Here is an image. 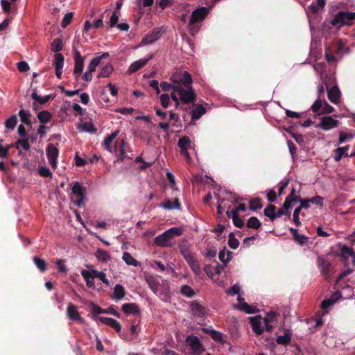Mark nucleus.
<instances>
[{
    "label": "nucleus",
    "instance_id": "obj_33",
    "mask_svg": "<svg viewBox=\"0 0 355 355\" xmlns=\"http://www.w3.org/2000/svg\"><path fill=\"white\" fill-rule=\"evenodd\" d=\"M89 272H91V275L93 277V278H98L101 279L105 285L110 286V282L106 277L105 273L101 271H98L96 270H92Z\"/></svg>",
    "mask_w": 355,
    "mask_h": 355
},
{
    "label": "nucleus",
    "instance_id": "obj_3",
    "mask_svg": "<svg viewBox=\"0 0 355 355\" xmlns=\"http://www.w3.org/2000/svg\"><path fill=\"white\" fill-rule=\"evenodd\" d=\"M208 14V10L205 7H201L193 11L189 23V32L191 35H194L199 30L197 22L202 21Z\"/></svg>",
    "mask_w": 355,
    "mask_h": 355
},
{
    "label": "nucleus",
    "instance_id": "obj_37",
    "mask_svg": "<svg viewBox=\"0 0 355 355\" xmlns=\"http://www.w3.org/2000/svg\"><path fill=\"white\" fill-rule=\"evenodd\" d=\"M341 255L346 258L349 256L352 258V262L355 264V252L351 248L347 245H343L340 248Z\"/></svg>",
    "mask_w": 355,
    "mask_h": 355
},
{
    "label": "nucleus",
    "instance_id": "obj_41",
    "mask_svg": "<svg viewBox=\"0 0 355 355\" xmlns=\"http://www.w3.org/2000/svg\"><path fill=\"white\" fill-rule=\"evenodd\" d=\"M52 114L46 110L41 111L37 114V118L40 123H46L50 121Z\"/></svg>",
    "mask_w": 355,
    "mask_h": 355
},
{
    "label": "nucleus",
    "instance_id": "obj_56",
    "mask_svg": "<svg viewBox=\"0 0 355 355\" xmlns=\"http://www.w3.org/2000/svg\"><path fill=\"white\" fill-rule=\"evenodd\" d=\"M91 311L94 316H97L99 314L105 313V309L100 307L98 305L91 302L90 304Z\"/></svg>",
    "mask_w": 355,
    "mask_h": 355
},
{
    "label": "nucleus",
    "instance_id": "obj_2",
    "mask_svg": "<svg viewBox=\"0 0 355 355\" xmlns=\"http://www.w3.org/2000/svg\"><path fill=\"white\" fill-rule=\"evenodd\" d=\"M182 229L180 227H172L165 231L162 234L155 238V243L160 247H171V241L175 236L182 234Z\"/></svg>",
    "mask_w": 355,
    "mask_h": 355
},
{
    "label": "nucleus",
    "instance_id": "obj_11",
    "mask_svg": "<svg viewBox=\"0 0 355 355\" xmlns=\"http://www.w3.org/2000/svg\"><path fill=\"white\" fill-rule=\"evenodd\" d=\"M46 156L50 165L55 168L57 165V158L58 156V149L52 144H48L46 147Z\"/></svg>",
    "mask_w": 355,
    "mask_h": 355
},
{
    "label": "nucleus",
    "instance_id": "obj_45",
    "mask_svg": "<svg viewBox=\"0 0 355 355\" xmlns=\"http://www.w3.org/2000/svg\"><path fill=\"white\" fill-rule=\"evenodd\" d=\"M33 262L37 268L41 271L44 272L47 269V264L46 261L37 257H33Z\"/></svg>",
    "mask_w": 355,
    "mask_h": 355
},
{
    "label": "nucleus",
    "instance_id": "obj_18",
    "mask_svg": "<svg viewBox=\"0 0 355 355\" xmlns=\"http://www.w3.org/2000/svg\"><path fill=\"white\" fill-rule=\"evenodd\" d=\"M152 58H153V55H151L147 58L139 59V60L134 62L133 63H132L130 64L129 69H128L130 73H135V72L137 71L138 70L141 69L143 67H144L148 63V62L152 59Z\"/></svg>",
    "mask_w": 355,
    "mask_h": 355
},
{
    "label": "nucleus",
    "instance_id": "obj_1",
    "mask_svg": "<svg viewBox=\"0 0 355 355\" xmlns=\"http://www.w3.org/2000/svg\"><path fill=\"white\" fill-rule=\"evenodd\" d=\"M171 83L163 81L160 83V88L164 92L174 90L180 96V99L183 104L194 103L196 99V94L192 87L193 80L191 74L184 71L172 74Z\"/></svg>",
    "mask_w": 355,
    "mask_h": 355
},
{
    "label": "nucleus",
    "instance_id": "obj_62",
    "mask_svg": "<svg viewBox=\"0 0 355 355\" xmlns=\"http://www.w3.org/2000/svg\"><path fill=\"white\" fill-rule=\"evenodd\" d=\"M334 110V109L331 105H329L326 101H324L322 109L320 112L318 113V115L330 114L333 112Z\"/></svg>",
    "mask_w": 355,
    "mask_h": 355
},
{
    "label": "nucleus",
    "instance_id": "obj_22",
    "mask_svg": "<svg viewBox=\"0 0 355 355\" xmlns=\"http://www.w3.org/2000/svg\"><path fill=\"white\" fill-rule=\"evenodd\" d=\"M110 56L109 53L105 52L103 53L101 56H97L93 58L89 62L87 70L94 72L96 71V67L100 64L101 60L104 58H107Z\"/></svg>",
    "mask_w": 355,
    "mask_h": 355
},
{
    "label": "nucleus",
    "instance_id": "obj_57",
    "mask_svg": "<svg viewBox=\"0 0 355 355\" xmlns=\"http://www.w3.org/2000/svg\"><path fill=\"white\" fill-rule=\"evenodd\" d=\"M324 101L320 99L316 100L311 106V110L313 112L319 113L322 109Z\"/></svg>",
    "mask_w": 355,
    "mask_h": 355
},
{
    "label": "nucleus",
    "instance_id": "obj_12",
    "mask_svg": "<svg viewBox=\"0 0 355 355\" xmlns=\"http://www.w3.org/2000/svg\"><path fill=\"white\" fill-rule=\"evenodd\" d=\"M162 35V28L157 27L155 28L150 34H148L143 37L141 44H150L158 40Z\"/></svg>",
    "mask_w": 355,
    "mask_h": 355
},
{
    "label": "nucleus",
    "instance_id": "obj_26",
    "mask_svg": "<svg viewBox=\"0 0 355 355\" xmlns=\"http://www.w3.org/2000/svg\"><path fill=\"white\" fill-rule=\"evenodd\" d=\"M191 141L187 136L182 137L179 139L178 146L180 150H185L191 148Z\"/></svg>",
    "mask_w": 355,
    "mask_h": 355
},
{
    "label": "nucleus",
    "instance_id": "obj_28",
    "mask_svg": "<svg viewBox=\"0 0 355 355\" xmlns=\"http://www.w3.org/2000/svg\"><path fill=\"white\" fill-rule=\"evenodd\" d=\"M205 112L206 109L202 105H196V107L191 111L192 120L199 119L204 114H205Z\"/></svg>",
    "mask_w": 355,
    "mask_h": 355
},
{
    "label": "nucleus",
    "instance_id": "obj_9",
    "mask_svg": "<svg viewBox=\"0 0 355 355\" xmlns=\"http://www.w3.org/2000/svg\"><path fill=\"white\" fill-rule=\"evenodd\" d=\"M73 53L75 62L73 73L79 75L83 70L85 57L82 56L80 53L74 46L73 47Z\"/></svg>",
    "mask_w": 355,
    "mask_h": 355
},
{
    "label": "nucleus",
    "instance_id": "obj_48",
    "mask_svg": "<svg viewBox=\"0 0 355 355\" xmlns=\"http://www.w3.org/2000/svg\"><path fill=\"white\" fill-rule=\"evenodd\" d=\"M228 245L232 249H236L239 245V241L235 238V235L233 232H231L228 236Z\"/></svg>",
    "mask_w": 355,
    "mask_h": 355
},
{
    "label": "nucleus",
    "instance_id": "obj_5",
    "mask_svg": "<svg viewBox=\"0 0 355 355\" xmlns=\"http://www.w3.org/2000/svg\"><path fill=\"white\" fill-rule=\"evenodd\" d=\"M317 264L324 278L331 279L334 273V268L331 262L323 257L319 256L317 259Z\"/></svg>",
    "mask_w": 355,
    "mask_h": 355
},
{
    "label": "nucleus",
    "instance_id": "obj_29",
    "mask_svg": "<svg viewBox=\"0 0 355 355\" xmlns=\"http://www.w3.org/2000/svg\"><path fill=\"white\" fill-rule=\"evenodd\" d=\"M81 275L85 280L87 286H88L89 288H95L94 282V279L91 275V272H89V270H83L81 271Z\"/></svg>",
    "mask_w": 355,
    "mask_h": 355
},
{
    "label": "nucleus",
    "instance_id": "obj_60",
    "mask_svg": "<svg viewBox=\"0 0 355 355\" xmlns=\"http://www.w3.org/2000/svg\"><path fill=\"white\" fill-rule=\"evenodd\" d=\"M169 96H170V100L171 99L173 101H174L175 108L176 109L178 108V107L180 106V103H182V102H181V101L180 99V96L177 93V92H175L174 90H172L171 93V95H169Z\"/></svg>",
    "mask_w": 355,
    "mask_h": 355
},
{
    "label": "nucleus",
    "instance_id": "obj_35",
    "mask_svg": "<svg viewBox=\"0 0 355 355\" xmlns=\"http://www.w3.org/2000/svg\"><path fill=\"white\" fill-rule=\"evenodd\" d=\"M162 207L166 209H180V203L178 198H175L173 202L167 199L162 202Z\"/></svg>",
    "mask_w": 355,
    "mask_h": 355
},
{
    "label": "nucleus",
    "instance_id": "obj_8",
    "mask_svg": "<svg viewBox=\"0 0 355 355\" xmlns=\"http://www.w3.org/2000/svg\"><path fill=\"white\" fill-rule=\"evenodd\" d=\"M73 195L77 198L74 203L79 207L84 204V198L85 196V188L80 185V183L76 182L71 189Z\"/></svg>",
    "mask_w": 355,
    "mask_h": 355
},
{
    "label": "nucleus",
    "instance_id": "obj_19",
    "mask_svg": "<svg viewBox=\"0 0 355 355\" xmlns=\"http://www.w3.org/2000/svg\"><path fill=\"white\" fill-rule=\"evenodd\" d=\"M250 320L254 332L258 335H261L264 331V329L262 327L261 318L260 317H255L250 318Z\"/></svg>",
    "mask_w": 355,
    "mask_h": 355
},
{
    "label": "nucleus",
    "instance_id": "obj_54",
    "mask_svg": "<svg viewBox=\"0 0 355 355\" xmlns=\"http://www.w3.org/2000/svg\"><path fill=\"white\" fill-rule=\"evenodd\" d=\"M179 249H180V254L182 255L184 254V252H187L191 250L189 248L187 240L182 239L180 241Z\"/></svg>",
    "mask_w": 355,
    "mask_h": 355
},
{
    "label": "nucleus",
    "instance_id": "obj_52",
    "mask_svg": "<svg viewBox=\"0 0 355 355\" xmlns=\"http://www.w3.org/2000/svg\"><path fill=\"white\" fill-rule=\"evenodd\" d=\"M354 135L352 133H345L340 132L339 134L338 144H341L347 141L352 139Z\"/></svg>",
    "mask_w": 355,
    "mask_h": 355
},
{
    "label": "nucleus",
    "instance_id": "obj_25",
    "mask_svg": "<svg viewBox=\"0 0 355 355\" xmlns=\"http://www.w3.org/2000/svg\"><path fill=\"white\" fill-rule=\"evenodd\" d=\"M235 307L241 311L248 314L255 313L258 310L255 307H252L246 302L241 303V304L235 305Z\"/></svg>",
    "mask_w": 355,
    "mask_h": 355
},
{
    "label": "nucleus",
    "instance_id": "obj_58",
    "mask_svg": "<svg viewBox=\"0 0 355 355\" xmlns=\"http://www.w3.org/2000/svg\"><path fill=\"white\" fill-rule=\"evenodd\" d=\"M232 220L234 225L239 228H242L244 225L243 220L239 218V215L235 213H232Z\"/></svg>",
    "mask_w": 355,
    "mask_h": 355
},
{
    "label": "nucleus",
    "instance_id": "obj_51",
    "mask_svg": "<svg viewBox=\"0 0 355 355\" xmlns=\"http://www.w3.org/2000/svg\"><path fill=\"white\" fill-rule=\"evenodd\" d=\"M180 292L187 297H192L194 295L193 290L188 285H183L181 287Z\"/></svg>",
    "mask_w": 355,
    "mask_h": 355
},
{
    "label": "nucleus",
    "instance_id": "obj_24",
    "mask_svg": "<svg viewBox=\"0 0 355 355\" xmlns=\"http://www.w3.org/2000/svg\"><path fill=\"white\" fill-rule=\"evenodd\" d=\"M327 96H328L329 100L331 103H338L339 98H340V92L338 88L336 86H335V87H331L328 91Z\"/></svg>",
    "mask_w": 355,
    "mask_h": 355
},
{
    "label": "nucleus",
    "instance_id": "obj_32",
    "mask_svg": "<svg viewBox=\"0 0 355 355\" xmlns=\"http://www.w3.org/2000/svg\"><path fill=\"white\" fill-rule=\"evenodd\" d=\"M31 98L39 103L41 105H44L46 103L49 101L53 98V96L51 95H46L44 96H41L38 95L35 92H33L31 94Z\"/></svg>",
    "mask_w": 355,
    "mask_h": 355
},
{
    "label": "nucleus",
    "instance_id": "obj_44",
    "mask_svg": "<svg viewBox=\"0 0 355 355\" xmlns=\"http://www.w3.org/2000/svg\"><path fill=\"white\" fill-rule=\"evenodd\" d=\"M211 338L216 342L218 343H224L223 335L220 331L216 330H210V331H207Z\"/></svg>",
    "mask_w": 355,
    "mask_h": 355
},
{
    "label": "nucleus",
    "instance_id": "obj_55",
    "mask_svg": "<svg viewBox=\"0 0 355 355\" xmlns=\"http://www.w3.org/2000/svg\"><path fill=\"white\" fill-rule=\"evenodd\" d=\"M160 103L164 108H167L171 104L170 96L168 94H163L159 96Z\"/></svg>",
    "mask_w": 355,
    "mask_h": 355
},
{
    "label": "nucleus",
    "instance_id": "obj_31",
    "mask_svg": "<svg viewBox=\"0 0 355 355\" xmlns=\"http://www.w3.org/2000/svg\"><path fill=\"white\" fill-rule=\"evenodd\" d=\"M349 149V146L347 145L344 147H338L336 150L335 160L339 161L343 157H348L347 150Z\"/></svg>",
    "mask_w": 355,
    "mask_h": 355
},
{
    "label": "nucleus",
    "instance_id": "obj_36",
    "mask_svg": "<svg viewBox=\"0 0 355 355\" xmlns=\"http://www.w3.org/2000/svg\"><path fill=\"white\" fill-rule=\"evenodd\" d=\"M95 255L98 261L103 262H106L111 258L109 252L103 249H98L96 252Z\"/></svg>",
    "mask_w": 355,
    "mask_h": 355
},
{
    "label": "nucleus",
    "instance_id": "obj_16",
    "mask_svg": "<svg viewBox=\"0 0 355 355\" xmlns=\"http://www.w3.org/2000/svg\"><path fill=\"white\" fill-rule=\"evenodd\" d=\"M96 319L98 320L101 323L107 324L113 328L116 332L121 331V327L117 320L112 318L106 317H97Z\"/></svg>",
    "mask_w": 355,
    "mask_h": 355
},
{
    "label": "nucleus",
    "instance_id": "obj_17",
    "mask_svg": "<svg viewBox=\"0 0 355 355\" xmlns=\"http://www.w3.org/2000/svg\"><path fill=\"white\" fill-rule=\"evenodd\" d=\"M125 141L123 139L116 141L114 145V151L118 153L117 161L123 162L125 157Z\"/></svg>",
    "mask_w": 355,
    "mask_h": 355
},
{
    "label": "nucleus",
    "instance_id": "obj_59",
    "mask_svg": "<svg viewBox=\"0 0 355 355\" xmlns=\"http://www.w3.org/2000/svg\"><path fill=\"white\" fill-rule=\"evenodd\" d=\"M73 16L72 12L67 13L62 20L61 26L64 28H66L71 23Z\"/></svg>",
    "mask_w": 355,
    "mask_h": 355
},
{
    "label": "nucleus",
    "instance_id": "obj_13",
    "mask_svg": "<svg viewBox=\"0 0 355 355\" xmlns=\"http://www.w3.org/2000/svg\"><path fill=\"white\" fill-rule=\"evenodd\" d=\"M191 309L194 316L203 318L207 315V309L198 301H193L191 303Z\"/></svg>",
    "mask_w": 355,
    "mask_h": 355
},
{
    "label": "nucleus",
    "instance_id": "obj_23",
    "mask_svg": "<svg viewBox=\"0 0 355 355\" xmlns=\"http://www.w3.org/2000/svg\"><path fill=\"white\" fill-rule=\"evenodd\" d=\"M119 133V130H115L111 135L106 137L103 141V146L105 150L109 152H112V144L114 139L118 136Z\"/></svg>",
    "mask_w": 355,
    "mask_h": 355
},
{
    "label": "nucleus",
    "instance_id": "obj_43",
    "mask_svg": "<svg viewBox=\"0 0 355 355\" xmlns=\"http://www.w3.org/2000/svg\"><path fill=\"white\" fill-rule=\"evenodd\" d=\"M51 51L59 53L58 52L62 49V41L60 38H55L51 44Z\"/></svg>",
    "mask_w": 355,
    "mask_h": 355
},
{
    "label": "nucleus",
    "instance_id": "obj_6",
    "mask_svg": "<svg viewBox=\"0 0 355 355\" xmlns=\"http://www.w3.org/2000/svg\"><path fill=\"white\" fill-rule=\"evenodd\" d=\"M186 343L190 347L193 355H200L204 351V347L197 336H188L186 338Z\"/></svg>",
    "mask_w": 355,
    "mask_h": 355
},
{
    "label": "nucleus",
    "instance_id": "obj_38",
    "mask_svg": "<svg viewBox=\"0 0 355 355\" xmlns=\"http://www.w3.org/2000/svg\"><path fill=\"white\" fill-rule=\"evenodd\" d=\"M276 207L273 205H268L263 211L264 215L266 217H268L271 221H273L275 220V211H276Z\"/></svg>",
    "mask_w": 355,
    "mask_h": 355
},
{
    "label": "nucleus",
    "instance_id": "obj_20",
    "mask_svg": "<svg viewBox=\"0 0 355 355\" xmlns=\"http://www.w3.org/2000/svg\"><path fill=\"white\" fill-rule=\"evenodd\" d=\"M67 315L70 320L75 321H81L82 318L79 312L77 311L76 306L72 303H69L67 306Z\"/></svg>",
    "mask_w": 355,
    "mask_h": 355
},
{
    "label": "nucleus",
    "instance_id": "obj_34",
    "mask_svg": "<svg viewBox=\"0 0 355 355\" xmlns=\"http://www.w3.org/2000/svg\"><path fill=\"white\" fill-rule=\"evenodd\" d=\"M123 260L125 262L127 265L138 266H139V262L137 261L129 252H125L123 254L122 257Z\"/></svg>",
    "mask_w": 355,
    "mask_h": 355
},
{
    "label": "nucleus",
    "instance_id": "obj_4",
    "mask_svg": "<svg viewBox=\"0 0 355 355\" xmlns=\"http://www.w3.org/2000/svg\"><path fill=\"white\" fill-rule=\"evenodd\" d=\"M354 19H355V12L340 11L334 15L331 24L334 26L342 27L345 25H351V21Z\"/></svg>",
    "mask_w": 355,
    "mask_h": 355
},
{
    "label": "nucleus",
    "instance_id": "obj_53",
    "mask_svg": "<svg viewBox=\"0 0 355 355\" xmlns=\"http://www.w3.org/2000/svg\"><path fill=\"white\" fill-rule=\"evenodd\" d=\"M19 146L23 148V149L26 150H28L30 149L31 148V146L29 144V141H28V138H25V139H19L17 142H16V148H19Z\"/></svg>",
    "mask_w": 355,
    "mask_h": 355
},
{
    "label": "nucleus",
    "instance_id": "obj_27",
    "mask_svg": "<svg viewBox=\"0 0 355 355\" xmlns=\"http://www.w3.org/2000/svg\"><path fill=\"white\" fill-rule=\"evenodd\" d=\"M125 295L124 287L121 284H116L114 288V294L111 297L116 300H121Z\"/></svg>",
    "mask_w": 355,
    "mask_h": 355
},
{
    "label": "nucleus",
    "instance_id": "obj_40",
    "mask_svg": "<svg viewBox=\"0 0 355 355\" xmlns=\"http://www.w3.org/2000/svg\"><path fill=\"white\" fill-rule=\"evenodd\" d=\"M114 68L111 64L104 66L98 75V78H107L112 73Z\"/></svg>",
    "mask_w": 355,
    "mask_h": 355
},
{
    "label": "nucleus",
    "instance_id": "obj_39",
    "mask_svg": "<svg viewBox=\"0 0 355 355\" xmlns=\"http://www.w3.org/2000/svg\"><path fill=\"white\" fill-rule=\"evenodd\" d=\"M246 225L248 228L258 230L261 227V223L257 217L252 216L248 220Z\"/></svg>",
    "mask_w": 355,
    "mask_h": 355
},
{
    "label": "nucleus",
    "instance_id": "obj_61",
    "mask_svg": "<svg viewBox=\"0 0 355 355\" xmlns=\"http://www.w3.org/2000/svg\"><path fill=\"white\" fill-rule=\"evenodd\" d=\"M336 302V298L330 297L329 299H325L322 301L321 304V308L324 310L327 309L331 305H333Z\"/></svg>",
    "mask_w": 355,
    "mask_h": 355
},
{
    "label": "nucleus",
    "instance_id": "obj_7",
    "mask_svg": "<svg viewBox=\"0 0 355 355\" xmlns=\"http://www.w3.org/2000/svg\"><path fill=\"white\" fill-rule=\"evenodd\" d=\"M182 257L184 258L194 274L200 275L201 274V270L199 262L196 259L195 254L190 250L187 252H184V254H182Z\"/></svg>",
    "mask_w": 355,
    "mask_h": 355
},
{
    "label": "nucleus",
    "instance_id": "obj_47",
    "mask_svg": "<svg viewBox=\"0 0 355 355\" xmlns=\"http://www.w3.org/2000/svg\"><path fill=\"white\" fill-rule=\"evenodd\" d=\"M146 282L149 288L154 292L157 293L159 289V284L155 280L153 277H149L146 278Z\"/></svg>",
    "mask_w": 355,
    "mask_h": 355
},
{
    "label": "nucleus",
    "instance_id": "obj_49",
    "mask_svg": "<svg viewBox=\"0 0 355 355\" xmlns=\"http://www.w3.org/2000/svg\"><path fill=\"white\" fill-rule=\"evenodd\" d=\"M263 207L261 200L259 198H254L250 201V209L252 211H257Z\"/></svg>",
    "mask_w": 355,
    "mask_h": 355
},
{
    "label": "nucleus",
    "instance_id": "obj_10",
    "mask_svg": "<svg viewBox=\"0 0 355 355\" xmlns=\"http://www.w3.org/2000/svg\"><path fill=\"white\" fill-rule=\"evenodd\" d=\"M339 121L333 119L331 116H323L321 118L320 124L317 125V128H321L323 130L328 131L334 128L338 127Z\"/></svg>",
    "mask_w": 355,
    "mask_h": 355
},
{
    "label": "nucleus",
    "instance_id": "obj_63",
    "mask_svg": "<svg viewBox=\"0 0 355 355\" xmlns=\"http://www.w3.org/2000/svg\"><path fill=\"white\" fill-rule=\"evenodd\" d=\"M294 240L300 245H303L308 242L309 238L303 234H298L294 238Z\"/></svg>",
    "mask_w": 355,
    "mask_h": 355
},
{
    "label": "nucleus",
    "instance_id": "obj_42",
    "mask_svg": "<svg viewBox=\"0 0 355 355\" xmlns=\"http://www.w3.org/2000/svg\"><path fill=\"white\" fill-rule=\"evenodd\" d=\"M232 252L226 251L225 248L220 250L218 254V258L223 263H227L231 259Z\"/></svg>",
    "mask_w": 355,
    "mask_h": 355
},
{
    "label": "nucleus",
    "instance_id": "obj_21",
    "mask_svg": "<svg viewBox=\"0 0 355 355\" xmlns=\"http://www.w3.org/2000/svg\"><path fill=\"white\" fill-rule=\"evenodd\" d=\"M122 311L126 314L138 315L140 313L139 306L135 303H126L122 305Z\"/></svg>",
    "mask_w": 355,
    "mask_h": 355
},
{
    "label": "nucleus",
    "instance_id": "obj_30",
    "mask_svg": "<svg viewBox=\"0 0 355 355\" xmlns=\"http://www.w3.org/2000/svg\"><path fill=\"white\" fill-rule=\"evenodd\" d=\"M291 341V334L286 331L283 336H279L276 338V342L279 345H288Z\"/></svg>",
    "mask_w": 355,
    "mask_h": 355
},
{
    "label": "nucleus",
    "instance_id": "obj_64",
    "mask_svg": "<svg viewBox=\"0 0 355 355\" xmlns=\"http://www.w3.org/2000/svg\"><path fill=\"white\" fill-rule=\"evenodd\" d=\"M241 291V287L238 284L233 285L227 291V293L229 295H234L239 294Z\"/></svg>",
    "mask_w": 355,
    "mask_h": 355
},
{
    "label": "nucleus",
    "instance_id": "obj_46",
    "mask_svg": "<svg viewBox=\"0 0 355 355\" xmlns=\"http://www.w3.org/2000/svg\"><path fill=\"white\" fill-rule=\"evenodd\" d=\"M19 116L22 123H24L28 125H31V121L30 119L31 114L28 111H26L24 110H21L19 112Z\"/></svg>",
    "mask_w": 355,
    "mask_h": 355
},
{
    "label": "nucleus",
    "instance_id": "obj_14",
    "mask_svg": "<svg viewBox=\"0 0 355 355\" xmlns=\"http://www.w3.org/2000/svg\"><path fill=\"white\" fill-rule=\"evenodd\" d=\"M300 200V196L295 194V189L293 188L291 193L287 196L283 204L284 209H291L295 202Z\"/></svg>",
    "mask_w": 355,
    "mask_h": 355
},
{
    "label": "nucleus",
    "instance_id": "obj_50",
    "mask_svg": "<svg viewBox=\"0 0 355 355\" xmlns=\"http://www.w3.org/2000/svg\"><path fill=\"white\" fill-rule=\"evenodd\" d=\"M17 123V118L16 115H12L9 119L5 121V126L10 130H13Z\"/></svg>",
    "mask_w": 355,
    "mask_h": 355
},
{
    "label": "nucleus",
    "instance_id": "obj_15",
    "mask_svg": "<svg viewBox=\"0 0 355 355\" xmlns=\"http://www.w3.org/2000/svg\"><path fill=\"white\" fill-rule=\"evenodd\" d=\"M54 57L55 60L53 64L55 69V76L58 78H61L64 58L62 53H55Z\"/></svg>",
    "mask_w": 355,
    "mask_h": 355
}]
</instances>
